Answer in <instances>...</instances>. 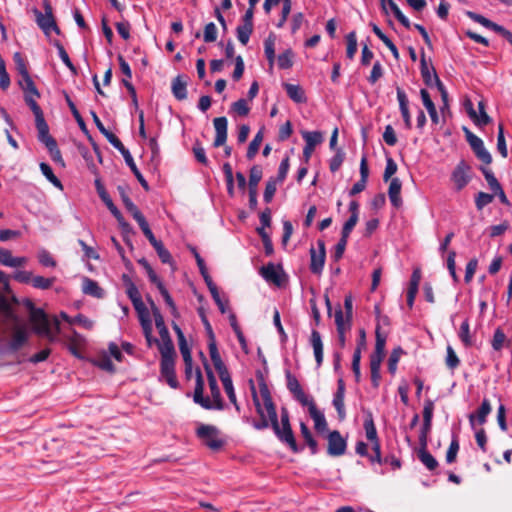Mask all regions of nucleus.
<instances>
[{
	"instance_id": "f257e3e1",
	"label": "nucleus",
	"mask_w": 512,
	"mask_h": 512,
	"mask_svg": "<svg viewBox=\"0 0 512 512\" xmlns=\"http://www.w3.org/2000/svg\"><path fill=\"white\" fill-rule=\"evenodd\" d=\"M260 395L264 401L266 413H268L271 427L277 438L286 444L294 453H298L299 448L294 433L291 428L289 412L286 408L281 410V421L279 423L275 404L272 400L270 391L265 382L259 384Z\"/></svg>"
},
{
	"instance_id": "f03ea898",
	"label": "nucleus",
	"mask_w": 512,
	"mask_h": 512,
	"mask_svg": "<svg viewBox=\"0 0 512 512\" xmlns=\"http://www.w3.org/2000/svg\"><path fill=\"white\" fill-rule=\"evenodd\" d=\"M205 370H206L208 385L210 388L211 396L213 398V402L208 397L203 396L204 380H203V376H202L200 368H196V371H195L196 383H195V389H194V394H193V400L196 404H199L204 409L223 410L224 402L221 397V392L218 387L216 377L208 364H205Z\"/></svg>"
},
{
	"instance_id": "7ed1b4c3",
	"label": "nucleus",
	"mask_w": 512,
	"mask_h": 512,
	"mask_svg": "<svg viewBox=\"0 0 512 512\" xmlns=\"http://www.w3.org/2000/svg\"><path fill=\"white\" fill-rule=\"evenodd\" d=\"M196 436L211 450L221 449L225 441L220 438V431L216 426L200 424L196 429Z\"/></svg>"
},
{
	"instance_id": "20e7f679",
	"label": "nucleus",
	"mask_w": 512,
	"mask_h": 512,
	"mask_svg": "<svg viewBox=\"0 0 512 512\" xmlns=\"http://www.w3.org/2000/svg\"><path fill=\"white\" fill-rule=\"evenodd\" d=\"M44 10L45 13L35 10L36 22L38 26L47 35H49L51 31L59 34L60 31L53 17L52 7L48 2H44Z\"/></svg>"
},
{
	"instance_id": "39448f33",
	"label": "nucleus",
	"mask_w": 512,
	"mask_h": 512,
	"mask_svg": "<svg viewBox=\"0 0 512 512\" xmlns=\"http://www.w3.org/2000/svg\"><path fill=\"white\" fill-rule=\"evenodd\" d=\"M30 321L36 334L51 337L50 321L42 309H32Z\"/></svg>"
},
{
	"instance_id": "423d86ee",
	"label": "nucleus",
	"mask_w": 512,
	"mask_h": 512,
	"mask_svg": "<svg viewBox=\"0 0 512 512\" xmlns=\"http://www.w3.org/2000/svg\"><path fill=\"white\" fill-rule=\"evenodd\" d=\"M285 377L287 389L302 406L314 401L303 391L298 379L289 370L285 372Z\"/></svg>"
},
{
	"instance_id": "0eeeda50",
	"label": "nucleus",
	"mask_w": 512,
	"mask_h": 512,
	"mask_svg": "<svg viewBox=\"0 0 512 512\" xmlns=\"http://www.w3.org/2000/svg\"><path fill=\"white\" fill-rule=\"evenodd\" d=\"M318 248H310V271L313 274L319 275L322 273L325 263V244L323 240L317 241Z\"/></svg>"
},
{
	"instance_id": "6e6552de",
	"label": "nucleus",
	"mask_w": 512,
	"mask_h": 512,
	"mask_svg": "<svg viewBox=\"0 0 512 512\" xmlns=\"http://www.w3.org/2000/svg\"><path fill=\"white\" fill-rule=\"evenodd\" d=\"M470 166L464 161H460L454 168L451 180L457 190L463 189L471 179Z\"/></svg>"
},
{
	"instance_id": "1a4fd4ad",
	"label": "nucleus",
	"mask_w": 512,
	"mask_h": 512,
	"mask_svg": "<svg viewBox=\"0 0 512 512\" xmlns=\"http://www.w3.org/2000/svg\"><path fill=\"white\" fill-rule=\"evenodd\" d=\"M327 440V453L330 456H341L345 453L347 443L346 440L341 436L339 431L334 430L329 432Z\"/></svg>"
},
{
	"instance_id": "9d476101",
	"label": "nucleus",
	"mask_w": 512,
	"mask_h": 512,
	"mask_svg": "<svg viewBox=\"0 0 512 512\" xmlns=\"http://www.w3.org/2000/svg\"><path fill=\"white\" fill-rule=\"evenodd\" d=\"M160 374L171 388L177 389L179 387L175 372V360L160 361Z\"/></svg>"
},
{
	"instance_id": "9b49d317",
	"label": "nucleus",
	"mask_w": 512,
	"mask_h": 512,
	"mask_svg": "<svg viewBox=\"0 0 512 512\" xmlns=\"http://www.w3.org/2000/svg\"><path fill=\"white\" fill-rule=\"evenodd\" d=\"M465 106L469 117L475 122L476 125L484 126L490 123L491 118L485 112V106L482 101H480L478 104L479 115H477L476 111L474 110L471 101H467Z\"/></svg>"
},
{
	"instance_id": "f8f14e48",
	"label": "nucleus",
	"mask_w": 512,
	"mask_h": 512,
	"mask_svg": "<svg viewBox=\"0 0 512 512\" xmlns=\"http://www.w3.org/2000/svg\"><path fill=\"white\" fill-rule=\"evenodd\" d=\"M216 136L214 139V146L220 147L225 144L227 140V126L228 121L226 117H217L213 120Z\"/></svg>"
},
{
	"instance_id": "ddd939ff",
	"label": "nucleus",
	"mask_w": 512,
	"mask_h": 512,
	"mask_svg": "<svg viewBox=\"0 0 512 512\" xmlns=\"http://www.w3.org/2000/svg\"><path fill=\"white\" fill-rule=\"evenodd\" d=\"M208 349L210 358L213 362V365L218 372L219 375L222 373H227L228 369L226 368L224 362L221 359L220 353L217 348L216 339L215 337L208 338Z\"/></svg>"
},
{
	"instance_id": "4468645a",
	"label": "nucleus",
	"mask_w": 512,
	"mask_h": 512,
	"mask_svg": "<svg viewBox=\"0 0 512 512\" xmlns=\"http://www.w3.org/2000/svg\"><path fill=\"white\" fill-rule=\"evenodd\" d=\"M481 172L483 173L490 190L495 195H498L502 202H505L507 200L506 195L492 170L489 168L482 167Z\"/></svg>"
},
{
	"instance_id": "2eb2a0df",
	"label": "nucleus",
	"mask_w": 512,
	"mask_h": 512,
	"mask_svg": "<svg viewBox=\"0 0 512 512\" xmlns=\"http://www.w3.org/2000/svg\"><path fill=\"white\" fill-rule=\"evenodd\" d=\"M308 411L310 414V417L314 421V427L318 432H324L327 430V421L325 419V416L323 412H321L314 401L310 402L308 405Z\"/></svg>"
},
{
	"instance_id": "dca6fc26",
	"label": "nucleus",
	"mask_w": 512,
	"mask_h": 512,
	"mask_svg": "<svg viewBox=\"0 0 512 512\" xmlns=\"http://www.w3.org/2000/svg\"><path fill=\"white\" fill-rule=\"evenodd\" d=\"M310 344L313 348L317 367H320L323 363V342L320 333L313 329L310 336Z\"/></svg>"
},
{
	"instance_id": "f3484780",
	"label": "nucleus",
	"mask_w": 512,
	"mask_h": 512,
	"mask_svg": "<svg viewBox=\"0 0 512 512\" xmlns=\"http://www.w3.org/2000/svg\"><path fill=\"white\" fill-rule=\"evenodd\" d=\"M35 124L38 131V139L45 146L50 144L54 145L55 139L52 138L49 134V127L44 119V115L38 118H35Z\"/></svg>"
},
{
	"instance_id": "a211bd4d",
	"label": "nucleus",
	"mask_w": 512,
	"mask_h": 512,
	"mask_svg": "<svg viewBox=\"0 0 512 512\" xmlns=\"http://www.w3.org/2000/svg\"><path fill=\"white\" fill-rule=\"evenodd\" d=\"M82 292L86 295H90L97 299H102L105 296L104 290L99 286V284L88 277L83 279L82 283Z\"/></svg>"
},
{
	"instance_id": "6ab92c4d",
	"label": "nucleus",
	"mask_w": 512,
	"mask_h": 512,
	"mask_svg": "<svg viewBox=\"0 0 512 512\" xmlns=\"http://www.w3.org/2000/svg\"><path fill=\"white\" fill-rule=\"evenodd\" d=\"M397 100L399 102V108L405 123V127L407 129H410L412 126V122L408 108V99L405 92L400 88H397Z\"/></svg>"
},
{
	"instance_id": "aec40b11",
	"label": "nucleus",
	"mask_w": 512,
	"mask_h": 512,
	"mask_svg": "<svg viewBox=\"0 0 512 512\" xmlns=\"http://www.w3.org/2000/svg\"><path fill=\"white\" fill-rule=\"evenodd\" d=\"M219 377L222 381V384H223L224 390L228 396V399L234 405L235 409L237 411H240V406L237 402L235 390H234L232 379H231L229 372H227V373L221 372V375H219Z\"/></svg>"
},
{
	"instance_id": "412c9836",
	"label": "nucleus",
	"mask_w": 512,
	"mask_h": 512,
	"mask_svg": "<svg viewBox=\"0 0 512 512\" xmlns=\"http://www.w3.org/2000/svg\"><path fill=\"white\" fill-rule=\"evenodd\" d=\"M27 340V332L23 328L16 329L12 335L11 341L8 344V350L11 352L18 351L26 344Z\"/></svg>"
},
{
	"instance_id": "4be33fe9",
	"label": "nucleus",
	"mask_w": 512,
	"mask_h": 512,
	"mask_svg": "<svg viewBox=\"0 0 512 512\" xmlns=\"http://www.w3.org/2000/svg\"><path fill=\"white\" fill-rule=\"evenodd\" d=\"M402 183L399 178H392L390 181L388 196L394 207H399L402 204L400 197Z\"/></svg>"
},
{
	"instance_id": "5701e85b",
	"label": "nucleus",
	"mask_w": 512,
	"mask_h": 512,
	"mask_svg": "<svg viewBox=\"0 0 512 512\" xmlns=\"http://www.w3.org/2000/svg\"><path fill=\"white\" fill-rule=\"evenodd\" d=\"M492 407L488 399H483L481 406L477 410V414H470L469 421L473 426L474 421L477 420L480 425H483L486 422L487 416L491 413Z\"/></svg>"
},
{
	"instance_id": "b1692460",
	"label": "nucleus",
	"mask_w": 512,
	"mask_h": 512,
	"mask_svg": "<svg viewBox=\"0 0 512 512\" xmlns=\"http://www.w3.org/2000/svg\"><path fill=\"white\" fill-rule=\"evenodd\" d=\"M386 336L376 330L375 350L370 356V361L382 362L385 356Z\"/></svg>"
},
{
	"instance_id": "393cba45",
	"label": "nucleus",
	"mask_w": 512,
	"mask_h": 512,
	"mask_svg": "<svg viewBox=\"0 0 512 512\" xmlns=\"http://www.w3.org/2000/svg\"><path fill=\"white\" fill-rule=\"evenodd\" d=\"M187 83L184 80V77L181 75H178L176 78L173 79L171 89L174 97L177 100H184L187 98Z\"/></svg>"
},
{
	"instance_id": "a878e982",
	"label": "nucleus",
	"mask_w": 512,
	"mask_h": 512,
	"mask_svg": "<svg viewBox=\"0 0 512 512\" xmlns=\"http://www.w3.org/2000/svg\"><path fill=\"white\" fill-rule=\"evenodd\" d=\"M19 85L24 92L25 100L29 97L32 99H38L40 97V93L30 76H27L25 79H21L19 81Z\"/></svg>"
},
{
	"instance_id": "bb28decb",
	"label": "nucleus",
	"mask_w": 512,
	"mask_h": 512,
	"mask_svg": "<svg viewBox=\"0 0 512 512\" xmlns=\"http://www.w3.org/2000/svg\"><path fill=\"white\" fill-rule=\"evenodd\" d=\"M420 95H421V99H422L423 105L427 109V112H428V114H429V116L431 118V121L434 124H438L439 116H438L436 107H435L433 101L430 98V95H429L428 91L426 89H421Z\"/></svg>"
},
{
	"instance_id": "cd10ccee",
	"label": "nucleus",
	"mask_w": 512,
	"mask_h": 512,
	"mask_svg": "<svg viewBox=\"0 0 512 512\" xmlns=\"http://www.w3.org/2000/svg\"><path fill=\"white\" fill-rule=\"evenodd\" d=\"M284 88L289 98L295 103L306 102L305 92L299 85L286 83Z\"/></svg>"
},
{
	"instance_id": "c85d7f7f",
	"label": "nucleus",
	"mask_w": 512,
	"mask_h": 512,
	"mask_svg": "<svg viewBox=\"0 0 512 512\" xmlns=\"http://www.w3.org/2000/svg\"><path fill=\"white\" fill-rule=\"evenodd\" d=\"M417 456L429 471H435L439 465L436 458L427 449H418Z\"/></svg>"
},
{
	"instance_id": "c756f323",
	"label": "nucleus",
	"mask_w": 512,
	"mask_h": 512,
	"mask_svg": "<svg viewBox=\"0 0 512 512\" xmlns=\"http://www.w3.org/2000/svg\"><path fill=\"white\" fill-rule=\"evenodd\" d=\"M122 156L124 157V160H125L126 164L130 167V169L132 170V172L136 176L137 180L140 182L141 186L145 190H148V188H149L148 183L144 179V177L141 174V172L138 170V168H137V166H136V164L134 162V159H133L131 153L129 151H125V153Z\"/></svg>"
},
{
	"instance_id": "7c9ffc66",
	"label": "nucleus",
	"mask_w": 512,
	"mask_h": 512,
	"mask_svg": "<svg viewBox=\"0 0 512 512\" xmlns=\"http://www.w3.org/2000/svg\"><path fill=\"white\" fill-rule=\"evenodd\" d=\"M261 275L266 281L280 285V274L273 263H268L261 268Z\"/></svg>"
},
{
	"instance_id": "2f4dec72",
	"label": "nucleus",
	"mask_w": 512,
	"mask_h": 512,
	"mask_svg": "<svg viewBox=\"0 0 512 512\" xmlns=\"http://www.w3.org/2000/svg\"><path fill=\"white\" fill-rule=\"evenodd\" d=\"M275 42L276 37L274 34H270L264 41V53L266 56V59L269 62L270 67L273 66L275 61Z\"/></svg>"
},
{
	"instance_id": "473e14b6",
	"label": "nucleus",
	"mask_w": 512,
	"mask_h": 512,
	"mask_svg": "<svg viewBox=\"0 0 512 512\" xmlns=\"http://www.w3.org/2000/svg\"><path fill=\"white\" fill-rule=\"evenodd\" d=\"M159 352L161 354V361L164 360H175L176 352L174 348V344L171 341L159 342L158 344Z\"/></svg>"
},
{
	"instance_id": "72a5a7b5",
	"label": "nucleus",
	"mask_w": 512,
	"mask_h": 512,
	"mask_svg": "<svg viewBox=\"0 0 512 512\" xmlns=\"http://www.w3.org/2000/svg\"><path fill=\"white\" fill-rule=\"evenodd\" d=\"M300 431H301V435L304 438L306 444L310 448L311 453L316 454L318 452L317 441L313 438L311 431L309 430L308 426L304 422L300 423Z\"/></svg>"
},
{
	"instance_id": "f704fd0d",
	"label": "nucleus",
	"mask_w": 512,
	"mask_h": 512,
	"mask_svg": "<svg viewBox=\"0 0 512 512\" xmlns=\"http://www.w3.org/2000/svg\"><path fill=\"white\" fill-rule=\"evenodd\" d=\"M39 167H40L42 174L54 187H56L60 190H63V185H62L61 181L55 176L52 168L47 163L41 162Z\"/></svg>"
},
{
	"instance_id": "c9c22d12",
	"label": "nucleus",
	"mask_w": 512,
	"mask_h": 512,
	"mask_svg": "<svg viewBox=\"0 0 512 512\" xmlns=\"http://www.w3.org/2000/svg\"><path fill=\"white\" fill-rule=\"evenodd\" d=\"M364 429L366 437L369 441H371L372 443L375 441H379L377 430L371 413H368L366 419L364 420Z\"/></svg>"
},
{
	"instance_id": "e433bc0d",
	"label": "nucleus",
	"mask_w": 512,
	"mask_h": 512,
	"mask_svg": "<svg viewBox=\"0 0 512 512\" xmlns=\"http://www.w3.org/2000/svg\"><path fill=\"white\" fill-rule=\"evenodd\" d=\"M157 289L159 290L160 294L164 298V301L167 304V306L170 308L171 314L174 317H179L177 307H176L172 297L170 296L168 290L165 288V286L162 282L158 283Z\"/></svg>"
},
{
	"instance_id": "4c0bfd02",
	"label": "nucleus",
	"mask_w": 512,
	"mask_h": 512,
	"mask_svg": "<svg viewBox=\"0 0 512 512\" xmlns=\"http://www.w3.org/2000/svg\"><path fill=\"white\" fill-rule=\"evenodd\" d=\"M346 57L350 60H352L355 57V54L357 52V36L355 31H351L346 35Z\"/></svg>"
},
{
	"instance_id": "58836bf2",
	"label": "nucleus",
	"mask_w": 512,
	"mask_h": 512,
	"mask_svg": "<svg viewBox=\"0 0 512 512\" xmlns=\"http://www.w3.org/2000/svg\"><path fill=\"white\" fill-rule=\"evenodd\" d=\"M121 195L125 207L129 212L133 214L134 219L138 222V224H146L141 213L138 211L137 207L134 205L131 199L124 193V191L121 192Z\"/></svg>"
},
{
	"instance_id": "ea45409f",
	"label": "nucleus",
	"mask_w": 512,
	"mask_h": 512,
	"mask_svg": "<svg viewBox=\"0 0 512 512\" xmlns=\"http://www.w3.org/2000/svg\"><path fill=\"white\" fill-rule=\"evenodd\" d=\"M262 140H263V131L259 130L248 146L246 156L249 160L253 159L255 157V155L257 154V152L260 148V145L262 143Z\"/></svg>"
},
{
	"instance_id": "a19ab883",
	"label": "nucleus",
	"mask_w": 512,
	"mask_h": 512,
	"mask_svg": "<svg viewBox=\"0 0 512 512\" xmlns=\"http://www.w3.org/2000/svg\"><path fill=\"white\" fill-rule=\"evenodd\" d=\"M294 54L291 49H287L277 57V65L280 69H289L293 65Z\"/></svg>"
},
{
	"instance_id": "79ce46f5",
	"label": "nucleus",
	"mask_w": 512,
	"mask_h": 512,
	"mask_svg": "<svg viewBox=\"0 0 512 512\" xmlns=\"http://www.w3.org/2000/svg\"><path fill=\"white\" fill-rule=\"evenodd\" d=\"M459 448L460 446L458 436L454 434L450 446L446 452V462L448 464L454 463L456 461Z\"/></svg>"
},
{
	"instance_id": "37998d69",
	"label": "nucleus",
	"mask_w": 512,
	"mask_h": 512,
	"mask_svg": "<svg viewBox=\"0 0 512 512\" xmlns=\"http://www.w3.org/2000/svg\"><path fill=\"white\" fill-rule=\"evenodd\" d=\"M302 137L305 140V144L314 149L323 140L322 134L318 131H305L302 133Z\"/></svg>"
},
{
	"instance_id": "c03bdc74",
	"label": "nucleus",
	"mask_w": 512,
	"mask_h": 512,
	"mask_svg": "<svg viewBox=\"0 0 512 512\" xmlns=\"http://www.w3.org/2000/svg\"><path fill=\"white\" fill-rule=\"evenodd\" d=\"M403 353H404V351L401 347H396L392 350L389 360H388V371L391 374H394L396 372L400 356Z\"/></svg>"
},
{
	"instance_id": "a18cd8bd",
	"label": "nucleus",
	"mask_w": 512,
	"mask_h": 512,
	"mask_svg": "<svg viewBox=\"0 0 512 512\" xmlns=\"http://www.w3.org/2000/svg\"><path fill=\"white\" fill-rule=\"evenodd\" d=\"M154 249L162 263L169 264L171 266L174 265V260L171 253L164 247L162 242L155 246Z\"/></svg>"
},
{
	"instance_id": "49530a36",
	"label": "nucleus",
	"mask_w": 512,
	"mask_h": 512,
	"mask_svg": "<svg viewBox=\"0 0 512 512\" xmlns=\"http://www.w3.org/2000/svg\"><path fill=\"white\" fill-rule=\"evenodd\" d=\"M459 338L466 347H469L472 345V339H471V335H470V325H469L468 319L463 321V323L460 326Z\"/></svg>"
},
{
	"instance_id": "de8ad7c7",
	"label": "nucleus",
	"mask_w": 512,
	"mask_h": 512,
	"mask_svg": "<svg viewBox=\"0 0 512 512\" xmlns=\"http://www.w3.org/2000/svg\"><path fill=\"white\" fill-rule=\"evenodd\" d=\"M382 362H376V361H370V374H371V382L374 388H378L380 385L381 380V374H380V368H381Z\"/></svg>"
},
{
	"instance_id": "09e8293b",
	"label": "nucleus",
	"mask_w": 512,
	"mask_h": 512,
	"mask_svg": "<svg viewBox=\"0 0 512 512\" xmlns=\"http://www.w3.org/2000/svg\"><path fill=\"white\" fill-rule=\"evenodd\" d=\"M262 168L259 165H254L250 169V175H249V188H257L259 182L262 179Z\"/></svg>"
},
{
	"instance_id": "8fccbe9b",
	"label": "nucleus",
	"mask_w": 512,
	"mask_h": 512,
	"mask_svg": "<svg viewBox=\"0 0 512 512\" xmlns=\"http://www.w3.org/2000/svg\"><path fill=\"white\" fill-rule=\"evenodd\" d=\"M55 282V278H45L43 276H33L32 286L37 289L46 290L51 288L53 283Z\"/></svg>"
},
{
	"instance_id": "3c124183",
	"label": "nucleus",
	"mask_w": 512,
	"mask_h": 512,
	"mask_svg": "<svg viewBox=\"0 0 512 512\" xmlns=\"http://www.w3.org/2000/svg\"><path fill=\"white\" fill-rule=\"evenodd\" d=\"M253 31V27L249 25L242 24L237 27V39L243 45H246L250 39V35Z\"/></svg>"
},
{
	"instance_id": "603ef678",
	"label": "nucleus",
	"mask_w": 512,
	"mask_h": 512,
	"mask_svg": "<svg viewBox=\"0 0 512 512\" xmlns=\"http://www.w3.org/2000/svg\"><path fill=\"white\" fill-rule=\"evenodd\" d=\"M505 341H506L505 333L502 331V329L497 328L493 334V338L491 341L492 348L495 351H500L503 348Z\"/></svg>"
},
{
	"instance_id": "864d4df0",
	"label": "nucleus",
	"mask_w": 512,
	"mask_h": 512,
	"mask_svg": "<svg viewBox=\"0 0 512 512\" xmlns=\"http://www.w3.org/2000/svg\"><path fill=\"white\" fill-rule=\"evenodd\" d=\"M390 10L394 14V16L397 18V20L407 29L411 28V22L410 20L402 13L400 8L395 2L390 3Z\"/></svg>"
},
{
	"instance_id": "5fc2aeb1",
	"label": "nucleus",
	"mask_w": 512,
	"mask_h": 512,
	"mask_svg": "<svg viewBox=\"0 0 512 512\" xmlns=\"http://www.w3.org/2000/svg\"><path fill=\"white\" fill-rule=\"evenodd\" d=\"M138 263L145 269L151 283L155 284L156 287H158V283L162 281L157 276L156 272L153 270L149 262L146 259L142 258L138 261Z\"/></svg>"
},
{
	"instance_id": "6e6d98bb",
	"label": "nucleus",
	"mask_w": 512,
	"mask_h": 512,
	"mask_svg": "<svg viewBox=\"0 0 512 512\" xmlns=\"http://www.w3.org/2000/svg\"><path fill=\"white\" fill-rule=\"evenodd\" d=\"M497 149H498L499 153L502 155V157H504V158L507 157L508 152H507V146H506V141H505V137H504V129H503L502 124H499V126H498Z\"/></svg>"
},
{
	"instance_id": "4d7b16f0",
	"label": "nucleus",
	"mask_w": 512,
	"mask_h": 512,
	"mask_svg": "<svg viewBox=\"0 0 512 512\" xmlns=\"http://www.w3.org/2000/svg\"><path fill=\"white\" fill-rule=\"evenodd\" d=\"M217 27L213 22L206 24L203 33V39L207 43L216 41L217 39Z\"/></svg>"
},
{
	"instance_id": "13d9d810",
	"label": "nucleus",
	"mask_w": 512,
	"mask_h": 512,
	"mask_svg": "<svg viewBox=\"0 0 512 512\" xmlns=\"http://www.w3.org/2000/svg\"><path fill=\"white\" fill-rule=\"evenodd\" d=\"M106 139L108 140V142L115 148L117 149L122 155L125 153V151H129L128 149L125 148V146L122 144V142L120 141V139L115 135L113 134L112 132H110L109 130L107 132H105L103 134Z\"/></svg>"
},
{
	"instance_id": "bf43d9fd",
	"label": "nucleus",
	"mask_w": 512,
	"mask_h": 512,
	"mask_svg": "<svg viewBox=\"0 0 512 512\" xmlns=\"http://www.w3.org/2000/svg\"><path fill=\"white\" fill-rule=\"evenodd\" d=\"M0 311L7 319L17 321V316L14 313L12 305L3 297L0 299Z\"/></svg>"
},
{
	"instance_id": "052dcab7",
	"label": "nucleus",
	"mask_w": 512,
	"mask_h": 512,
	"mask_svg": "<svg viewBox=\"0 0 512 512\" xmlns=\"http://www.w3.org/2000/svg\"><path fill=\"white\" fill-rule=\"evenodd\" d=\"M446 365L449 369L454 370L460 364V360L456 355L454 349L449 345L447 346Z\"/></svg>"
},
{
	"instance_id": "680f3d73",
	"label": "nucleus",
	"mask_w": 512,
	"mask_h": 512,
	"mask_svg": "<svg viewBox=\"0 0 512 512\" xmlns=\"http://www.w3.org/2000/svg\"><path fill=\"white\" fill-rule=\"evenodd\" d=\"M231 109L240 116H246L250 111L247 100L243 98L234 102L231 106Z\"/></svg>"
},
{
	"instance_id": "e2e57ef3",
	"label": "nucleus",
	"mask_w": 512,
	"mask_h": 512,
	"mask_svg": "<svg viewBox=\"0 0 512 512\" xmlns=\"http://www.w3.org/2000/svg\"><path fill=\"white\" fill-rule=\"evenodd\" d=\"M276 189H277V180L270 179L266 183V187H265V191H264V195H263V199L266 203H269L272 201V199L275 195Z\"/></svg>"
},
{
	"instance_id": "0e129e2a",
	"label": "nucleus",
	"mask_w": 512,
	"mask_h": 512,
	"mask_svg": "<svg viewBox=\"0 0 512 512\" xmlns=\"http://www.w3.org/2000/svg\"><path fill=\"white\" fill-rule=\"evenodd\" d=\"M344 157L345 153L341 149H338L335 155L330 160L329 167L331 172H336L339 170L344 161Z\"/></svg>"
},
{
	"instance_id": "69168bd1",
	"label": "nucleus",
	"mask_w": 512,
	"mask_h": 512,
	"mask_svg": "<svg viewBox=\"0 0 512 512\" xmlns=\"http://www.w3.org/2000/svg\"><path fill=\"white\" fill-rule=\"evenodd\" d=\"M149 302H150V305H151V309H152V314H153V317H154V321H155V326L158 329H162V328H165L166 325H165V322H164V318L160 312V310L158 309V307L155 305V303L153 302V300L151 299H148Z\"/></svg>"
},
{
	"instance_id": "338daca9",
	"label": "nucleus",
	"mask_w": 512,
	"mask_h": 512,
	"mask_svg": "<svg viewBox=\"0 0 512 512\" xmlns=\"http://www.w3.org/2000/svg\"><path fill=\"white\" fill-rule=\"evenodd\" d=\"M38 261L41 265H43L45 267H55L56 266V261L54 260V258L51 256V254L47 250H44V249L38 253Z\"/></svg>"
},
{
	"instance_id": "774afa93",
	"label": "nucleus",
	"mask_w": 512,
	"mask_h": 512,
	"mask_svg": "<svg viewBox=\"0 0 512 512\" xmlns=\"http://www.w3.org/2000/svg\"><path fill=\"white\" fill-rule=\"evenodd\" d=\"M14 61L16 64V69L18 73L21 75L22 79H25L27 76H30L26 64L19 52L14 54Z\"/></svg>"
}]
</instances>
